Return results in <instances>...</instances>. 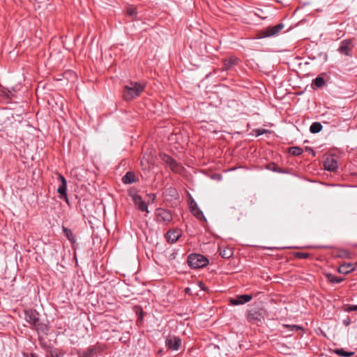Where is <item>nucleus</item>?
Wrapping results in <instances>:
<instances>
[{
  "label": "nucleus",
  "instance_id": "f257e3e1",
  "mask_svg": "<svg viewBox=\"0 0 357 357\" xmlns=\"http://www.w3.org/2000/svg\"><path fill=\"white\" fill-rule=\"evenodd\" d=\"M24 319L29 323L31 328L36 330L38 333L47 334L48 326L40 321V314L34 309H26L24 310Z\"/></svg>",
  "mask_w": 357,
  "mask_h": 357
},
{
  "label": "nucleus",
  "instance_id": "f03ea898",
  "mask_svg": "<svg viewBox=\"0 0 357 357\" xmlns=\"http://www.w3.org/2000/svg\"><path fill=\"white\" fill-rule=\"evenodd\" d=\"M144 89V84L131 81L123 87V98L126 101H131L139 97Z\"/></svg>",
  "mask_w": 357,
  "mask_h": 357
},
{
  "label": "nucleus",
  "instance_id": "7ed1b4c3",
  "mask_svg": "<svg viewBox=\"0 0 357 357\" xmlns=\"http://www.w3.org/2000/svg\"><path fill=\"white\" fill-rule=\"evenodd\" d=\"M266 310L259 307H255L248 310L246 312L247 321L257 326L261 324L264 321Z\"/></svg>",
  "mask_w": 357,
  "mask_h": 357
},
{
  "label": "nucleus",
  "instance_id": "20e7f679",
  "mask_svg": "<svg viewBox=\"0 0 357 357\" xmlns=\"http://www.w3.org/2000/svg\"><path fill=\"white\" fill-rule=\"evenodd\" d=\"M188 264L192 268H200L208 264V259L200 254H190L188 257Z\"/></svg>",
  "mask_w": 357,
  "mask_h": 357
},
{
  "label": "nucleus",
  "instance_id": "39448f33",
  "mask_svg": "<svg viewBox=\"0 0 357 357\" xmlns=\"http://www.w3.org/2000/svg\"><path fill=\"white\" fill-rule=\"evenodd\" d=\"M160 158L162 161L165 162L167 166H169L173 172L176 174H181L183 172V167L182 165L178 162L170 155L164 153L160 155Z\"/></svg>",
  "mask_w": 357,
  "mask_h": 357
},
{
  "label": "nucleus",
  "instance_id": "423d86ee",
  "mask_svg": "<svg viewBox=\"0 0 357 357\" xmlns=\"http://www.w3.org/2000/svg\"><path fill=\"white\" fill-rule=\"evenodd\" d=\"M155 219L158 222L167 225L172 221V215L169 211L160 208L155 211Z\"/></svg>",
  "mask_w": 357,
  "mask_h": 357
},
{
  "label": "nucleus",
  "instance_id": "0eeeda50",
  "mask_svg": "<svg viewBox=\"0 0 357 357\" xmlns=\"http://www.w3.org/2000/svg\"><path fill=\"white\" fill-rule=\"evenodd\" d=\"M354 47V43L353 39H345L340 42L337 51L343 55L347 56H352V50Z\"/></svg>",
  "mask_w": 357,
  "mask_h": 357
},
{
  "label": "nucleus",
  "instance_id": "6e6552de",
  "mask_svg": "<svg viewBox=\"0 0 357 357\" xmlns=\"http://www.w3.org/2000/svg\"><path fill=\"white\" fill-rule=\"evenodd\" d=\"M165 346L169 350L178 351L181 346V339L177 336L169 335L165 340Z\"/></svg>",
  "mask_w": 357,
  "mask_h": 357
},
{
  "label": "nucleus",
  "instance_id": "1a4fd4ad",
  "mask_svg": "<svg viewBox=\"0 0 357 357\" xmlns=\"http://www.w3.org/2000/svg\"><path fill=\"white\" fill-rule=\"evenodd\" d=\"M284 28L282 23H279L273 26H268L261 31L262 38L271 37L278 34Z\"/></svg>",
  "mask_w": 357,
  "mask_h": 357
},
{
  "label": "nucleus",
  "instance_id": "9d476101",
  "mask_svg": "<svg viewBox=\"0 0 357 357\" xmlns=\"http://www.w3.org/2000/svg\"><path fill=\"white\" fill-rule=\"evenodd\" d=\"M240 61V59L234 56H231L227 59H225L222 61L223 66L222 70H229L231 69L235 66H237Z\"/></svg>",
  "mask_w": 357,
  "mask_h": 357
},
{
  "label": "nucleus",
  "instance_id": "9b49d317",
  "mask_svg": "<svg viewBox=\"0 0 357 357\" xmlns=\"http://www.w3.org/2000/svg\"><path fill=\"white\" fill-rule=\"evenodd\" d=\"M132 201L135 206L141 211H146L149 213L148 206L146 202L143 201L142 197L137 194H134L132 196Z\"/></svg>",
  "mask_w": 357,
  "mask_h": 357
},
{
  "label": "nucleus",
  "instance_id": "f8f14e48",
  "mask_svg": "<svg viewBox=\"0 0 357 357\" xmlns=\"http://www.w3.org/2000/svg\"><path fill=\"white\" fill-rule=\"evenodd\" d=\"M58 178L61 181V184L57 189V192L60 195L61 198L64 197L67 199V181L61 174H58Z\"/></svg>",
  "mask_w": 357,
  "mask_h": 357
},
{
  "label": "nucleus",
  "instance_id": "ddd939ff",
  "mask_svg": "<svg viewBox=\"0 0 357 357\" xmlns=\"http://www.w3.org/2000/svg\"><path fill=\"white\" fill-rule=\"evenodd\" d=\"M181 236V231L179 229H170L165 234L166 239L169 243H174Z\"/></svg>",
  "mask_w": 357,
  "mask_h": 357
},
{
  "label": "nucleus",
  "instance_id": "4468645a",
  "mask_svg": "<svg viewBox=\"0 0 357 357\" xmlns=\"http://www.w3.org/2000/svg\"><path fill=\"white\" fill-rule=\"evenodd\" d=\"M252 298V295L242 294L237 296L236 298L230 300V303L233 305H238L245 304L250 301Z\"/></svg>",
  "mask_w": 357,
  "mask_h": 357
},
{
  "label": "nucleus",
  "instance_id": "2eb2a0df",
  "mask_svg": "<svg viewBox=\"0 0 357 357\" xmlns=\"http://www.w3.org/2000/svg\"><path fill=\"white\" fill-rule=\"evenodd\" d=\"M324 169L329 172H335L337 167V162L333 157H328L324 162Z\"/></svg>",
  "mask_w": 357,
  "mask_h": 357
},
{
  "label": "nucleus",
  "instance_id": "dca6fc26",
  "mask_svg": "<svg viewBox=\"0 0 357 357\" xmlns=\"http://www.w3.org/2000/svg\"><path fill=\"white\" fill-rule=\"evenodd\" d=\"M98 347L96 346H92L84 351H79L78 352L79 357H93L96 352Z\"/></svg>",
  "mask_w": 357,
  "mask_h": 357
},
{
  "label": "nucleus",
  "instance_id": "f3484780",
  "mask_svg": "<svg viewBox=\"0 0 357 357\" xmlns=\"http://www.w3.org/2000/svg\"><path fill=\"white\" fill-rule=\"evenodd\" d=\"M355 270V266L351 263H344L342 264L339 268L338 272L342 274H348Z\"/></svg>",
  "mask_w": 357,
  "mask_h": 357
},
{
  "label": "nucleus",
  "instance_id": "a211bd4d",
  "mask_svg": "<svg viewBox=\"0 0 357 357\" xmlns=\"http://www.w3.org/2000/svg\"><path fill=\"white\" fill-rule=\"evenodd\" d=\"M62 230H63V232L64 235L66 236V237L68 238V240L70 243H75L76 242L75 236L73 234V233L71 229H70L63 226L62 227Z\"/></svg>",
  "mask_w": 357,
  "mask_h": 357
},
{
  "label": "nucleus",
  "instance_id": "6ab92c4d",
  "mask_svg": "<svg viewBox=\"0 0 357 357\" xmlns=\"http://www.w3.org/2000/svg\"><path fill=\"white\" fill-rule=\"evenodd\" d=\"M122 181L125 184H130L135 181V175L133 172H127L122 178Z\"/></svg>",
  "mask_w": 357,
  "mask_h": 357
},
{
  "label": "nucleus",
  "instance_id": "aec40b11",
  "mask_svg": "<svg viewBox=\"0 0 357 357\" xmlns=\"http://www.w3.org/2000/svg\"><path fill=\"white\" fill-rule=\"evenodd\" d=\"M195 205V208H192L191 211L192 213L199 220L206 221V218L203 213V212L198 208L197 203H193Z\"/></svg>",
  "mask_w": 357,
  "mask_h": 357
},
{
  "label": "nucleus",
  "instance_id": "412c9836",
  "mask_svg": "<svg viewBox=\"0 0 357 357\" xmlns=\"http://www.w3.org/2000/svg\"><path fill=\"white\" fill-rule=\"evenodd\" d=\"M126 14L128 16L131 17L132 20H136L137 17V8L134 6H128L126 8Z\"/></svg>",
  "mask_w": 357,
  "mask_h": 357
},
{
  "label": "nucleus",
  "instance_id": "4be33fe9",
  "mask_svg": "<svg viewBox=\"0 0 357 357\" xmlns=\"http://www.w3.org/2000/svg\"><path fill=\"white\" fill-rule=\"evenodd\" d=\"M219 253L222 257H223L225 259H228L232 256L233 251L231 250V249H229V248H220Z\"/></svg>",
  "mask_w": 357,
  "mask_h": 357
},
{
  "label": "nucleus",
  "instance_id": "5701e85b",
  "mask_svg": "<svg viewBox=\"0 0 357 357\" xmlns=\"http://www.w3.org/2000/svg\"><path fill=\"white\" fill-rule=\"evenodd\" d=\"M326 278L329 282L333 284H337L344 280L343 278L337 277L331 273L326 274Z\"/></svg>",
  "mask_w": 357,
  "mask_h": 357
},
{
  "label": "nucleus",
  "instance_id": "b1692460",
  "mask_svg": "<svg viewBox=\"0 0 357 357\" xmlns=\"http://www.w3.org/2000/svg\"><path fill=\"white\" fill-rule=\"evenodd\" d=\"M322 125L319 122H314L310 127V131L313 134L318 133L322 130Z\"/></svg>",
  "mask_w": 357,
  "mask_h": 357
},
{
  "label": "nucleus",
  "instance_id": "393cba45",
  "mask_svg": "<svg viewBox=\"0 0 357 357\" xmlns=\"http://www.w3.org/2000/svg\"><path fill=\"white\" fill-rule=\"evenodd\" d=\"M289 153L294 156H298L302 154L303 149L298 146H292L289 149Z\"/></svg>",
  "mask_w": 357,
  "mask_h": 357
},
{
  "label": "nucleus",
  "instance_id": "a878e982",
  "mask_svg": "<svg viewBox=\"0 0 357 357\" xmlns=\"http://www.w3.org/2000/svg\"><path fill=\"white\" fill-rule=\"evenodd\" d=\"M335 353L340 356L344 357H351L354 354L351 351H346L343 349H335Z\"/></svg>",
  "mask_w": 357,
  "mask_h": 357
},
{
  "label": "nucleus",
  "instance_id": "bb28decb",
  "mask_svg": "<svg viewBox=\"0 0 357 357\" xmlns=\"http://www.w3.org/2000/svg\"><path fill=\"white\" fill-rule=\"evenodd\" d=\"M312 84L317 88H321L325 85V80L321 77H317L313 80Z\"/></svg>",
  "mask_w": 357,
  "mask_h": 357
},
{
  "label": "nucleus",
  "instance_id": "cd10ccee",
  "mask_svg": "<svg viewBox=\"0 0 357 357\" xmlns=\"http://www.w3.org/2000/svg\"><path fill=\"white\" fill-rule=\"evenodd\" d=\"M266 168L271 171H273V172H278V173H283L284 171L281 169H280L278 165L273 162V163H270L268 164L267 166H266Z\"/></svg>",
  "mask_w": 357,
  "mask_h": 357
},
{
  "label": "nucleus",
  "instance_id": "c85d7f7f",
  "mask_svg": "<svg viewBox=\"0 0 357 357\" xmlns=\"http://www.w3.org/2000/svg\"><path fill=\"white\" fill-rule=\"evenodd\" d=\"M253 132L255 134L256 136H260L265 133L269 132V130L264 128H258L253 130Z\"/></svg>",
  "mask_w": 357,
  "mask_h": 357
},
{
  "label": "nucleus",
  "instance_id": "c756f323",
  "mask_svg": "<svg viewBox=\"0 0 357 357\" xmlns=\"http://www.w3.org/2000/svg\"><path fill=\"white\" fill-rule=\"evenodd\" d=\"M284 327L291 331H298V330L301 329V327L297 325H284Z\"/></svg>",
  "mask_w": 357,
  "mask_h": 357
},
{
  "label": "nucleus",
  "instance_id": "7c9ffc66",
  "mask_svg": "<svg viewBox=\"0 0 357 357\" xmlns=\"http://www.w3.org/2000/svg\"><path fill=\"white\" fill-rule=\"evenodd\" d=\"M345 312H349L351 311H357V305H348L345 307L344 310Z\"/></svg>",
  "mask_w": 357,
  "mask_h": 357
},
{
  "label": "nucleus",
  "instance_id": "2f4dec72",
  "mask_svg": "<svg viewBox=\"0 0 357 357\" xmlns=\"http://www.w3.org/2000/svg\"><path fill=\"white\" fill-rule=\"evenodd\" d=\"M296 257L299 259H307L310 257V255L307 252H297L296 254Z\"/></svg>",
  "mask_w": 357,
  "mask_h": 357
},
{
  "label": "nucleus",
  "instance_id": "473e14b6",
  "mask_svg": "<svg viewBox=\"0 0 357 357\" xmlns=\"http://www.w3.org/2000/svg\"><path fill=\"white\" fill-rule=\"evenodd\" d=\"M351 319L349 317H347L346 319H343L342 323L344 326H348L351 324Z\"/></svg>",
  "mask_w": 357,
  "mask_h": 357
},
{
  "label": "nucleus",
  "instance_id": "72a5a7b5",
  "mask_svg": "<svg viewBox=\"0 0 357 357\" xmlns=\"http://www.w3.org/2000/svg\"><path fill=\"white\" fill-rule=\"evenodd\" d=\"M193 203H196V202L194 200H192L190 204V208L191 211H192V208H195V205Z\"/></svg>",
  "mask_w": 357,
  "mask_h": 357
},
{
  "label": "nucleus",
  "instance_id": "f704fd0d",
  "mask_svg": "<svg viewBox=\"0 0 357 357\" xmlns=\"http://www.w3.org/2000/svg\"><path fill=\"white\" fill-rule=\"evenodd\" d=\"M149 196H150L151 199H152L153 200V199H155V195H153V194H151V195H150Z\"/></svg>",
  "mask_w": 357,
  "mask_h": 357
}]
</instances>
